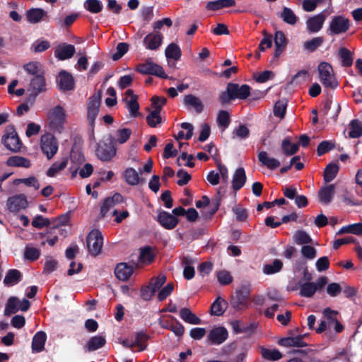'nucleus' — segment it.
Listing matches in <instances>:
<instances>
[{
    "label": "nucleus",
    "instance_id": "obj_36",
    "mask_svg": "<svg viewBox=\"0 0 362 362\" xmlns=\"http://www.w3.org/2000/svg\"><path fill=\"white\" fill-rule=\"evenodd\" d=\"M281 148L282 153L286 156H291L296 154L298 151L299 144L297 143L291 144L290 138L287 137L281 141Z\"/></svg>",
    "mask_w": 362,
    "mask_h": 362
},
{
    "label": "nucleus",
    "instance_id": "obj_8",
    "mask_svg": "<svg viewBox=\"0 0 362 362\" xmlns=\"http://www.w3.org/2000/svg\"><path fill=\"white\" fill-rule=\"evenodd\" d=\"M250 289L248 286H242L235 291V295L230 300V305L236 310H240L247 307V300L250 296Z\"/></svg>",
    "mask_w": 362,
    "mask_h": 362
},
{
    "label": "nucleus",
    "instance_id": "obj_30",
    "mask_svg": "<svg viewBox=\"0 0 362 362\" xmlns=\"http://www.w3.org/2000/svg\"><path fill=\"white\" fill-rule=\"evenodd\" d=\"M158 324L162 328L173 332L177 337H181L184 334L185 327L180 322L176 321V323L174 324L168 321H163L160 318Z\"/></svg>",
    "mask_w": 362,
    "mask_h": 362
},
{
    "label": "nucleus",
    "instance_id": "obj_57",
    "mask_svg": "<svg viewBox=\"0 0 362 362\" xmlns=\"http://www.w3.org/2000/svg\"><path fill=\"white\" fill-rule=\"evenodd\" d=\"M32 226L34 228L41 229L45 226H49L51 222L49 218H44L42 215H37L31 222Z\"/></svg>",
    "mask_w": 362,
    "mask_h": 362
},
{
    "label": "nucleus",
    "instance_id": "obj_27",
    "mask_svg": "<svg viewBox=\"0 0 362 362\" xmlns=\"http://www.w3.org/2000/svg\"><path fill=\"white\" fill-rule=\"evenodd\" d=\"M47 340V334L43 331H39L35 334L32 341V350L33 352L40 353L45 349Z\"/></svg>",
    "mask_w": 362,
    "mask_h": 362
},
{
    "label": "nucleus",
    "instance_id": "obj_6",
    "mask_svg": "<svg viewBox=\"0 0 362 362\" xmlns=\"http://www.w3.org/2000/svg\"><path fill=\"white\" fill-rule=\"evenodd\" d=\"M87 247L89 253L97 256L100 253L103 245V237L98 229L92 230L86 237Z\"/></svg>",
    "mask_w": 362,
    "mask_h": 362
},
{
    "label": "nucleus",
    "instance_id": "obj_61",
    "mask_svg": "<svg viewBox=\"0 0 362 362\" xmlns=\"http://www.w3.org/2000/svg\"><path fill=\"white\" fill-rule=\"evenodd\" d=\"M139 259L141 262H151L154 259V255L150 246H146L141 249Z\"/></svg>",
    "mask_w": 362,
    "mask_h": 362
},
{
    "label": "nucleus",
    "instance_id": "obj_26",
    "mask_svg": "<svg viewBox=\"0 0 362 362\" xmlns=\"http://www.w3.org/2000/svg\"><path fill=\"white\" fill-rule=\"evenodd\" d=\"M247 177L243 168L235 170L232 180V187L234 191L240 190L245 184Z\"/></svg>",
    "mask_w": 362,
    "mask_h": 362
},
{
    "label": "nucleus",
    "instance_id": "obj_28",
    "mask_svg": "<svg viewBox=\"0 0 362 362\" xmlns=\"http://www.w3.org/2000/svg\"><path fill=\"white\" fill-rule=\"evenodd\" d=\"M228 306V302L218 296L211 304L210 307V314L215 316H221L223 315Z\"/></svg>",
    "mask_w": 362,
    "mask_h": 362
},
{
    "label": "nucleus",
    "instance_id": "obj_44",
    "mask_svg": "<svg viewBox=\"0 0 362 362\" xmlns=\"http://www.w3.org/2000/svg\"><path fill=\"white\" fill-rule=\"evenodd\" d=\"M68 164V158H64L60 162H54L47 171V175L53 177L56 174L64 170Z\"/></svg>",
    "mask_w": 362,
    "mask_h": 362
},
{
    "label": "nucleus",
    "instance_id": "obj_2",
    "mask_svg": "<svg viewBox=\"0 0 362 362\" xmlns=\"http://www.w3.org/2000/svg\"><path fill=\"white\" fill-rule=\"evenodd\" d=\"M116 140L112 134H108L100 140L95 149V155L102 161H110L116 155Z\"/></svg>",
    "mask_w": 362,
    "mask_h": 362
},
{
    "label": "nucleus",
    "instance_id": "obj_9",
    "mask_svg": "<svg viewBox=\"0 0 362 362\" xmlns=\"http://www.w3.org/2000/svg\"><path fill=\"white\" fill-rule=\"evenodd\" d=\"M101 94L98 92L91 95L87 101V120L93 131L95 120L98 115Z\"/></svg>",
    "mask_w": 362,
    "mask_h": 362
},
{
    "label": "nucleus",
    "instance_id": "obj_58",
    "mask_svg": "<svg viewBox=\"0 0 362 362\" xmlns=\"http://www.w3.org/2000/svg\"><path fill=\"white\" fill-rule=\"evenodd\" d=\"M84 8L92 13H100L103 8L101 1H84Z\"/></svg>",
    "mask_w": 362,
    "mask_h": 362
},
{
    "label": "nucleus",
    "instance_id": "obj_34",
    "mask_svg": "<svg viewBox=\"0 0 362 362\" xmlns=\"http://www.w3.org/2000/svg\"><path fill=\"white\" fill-rule=\"evenodd\" d=\"M179 314L181 319L187 323L192 325H200L202 323L201 319L187 308H181Z\"/></svg>",
    "mask_w": 362,
    "mask_h": 362
},
{
    "label": "nucleus",
    "instance_id": "obj_17",
    "mask_svg": "<svg viewBox=\"0 0 362 362\" xmlns=\"http://www.w3.org/2000/svg\"><path fill=\"white\" fill-rule=\"evenodd\" d=\"M76 52L75 47L71 44L62 43L54 51V56L59 60L64 61L71 58Z\"/></svg>",
    "mask_w": 362,
    "mask_h": 362
},
{
    "label": "nucleus",
    "instance_id": "obj_32",
    "mask_svg": "<svg viewBox=\"0 0 362 362\" xmlns=\"http://www.w3.org/2000/svg\"><path fill=\"white\" fill-rule=\"evenodd\" d=\"M194 262V259L189 256H185L182 259V264L184 266L183 276L187 280H190L194 276V268L192 266Z\"/></svg>",
    "mask_w": 362,
    "mask_h": 362
},
{
    "label": "nucleus",
    "instance_id": "obj_12",
    "mask_svg": "<svg viewBox=\"0 0 362 362\" xmlns=\"http://www.w3.org/2000/svg\"><path fill=\"white\" fill-rule=\"evenodd\" d=\"M6 206L9 211L17 213L28 206L27 197L24 194H18L8 198Z\"/></svg>",
    "mask_w": 362,
    "mask_h": 362
},
{
    "label": "nucleus",
    "instance_id": "obj_37",
    "mask_svg": "<svg viewBox=\"0 0 362 362\" xmlns=\"http://www.w3.org/2000/svg\"><path fill=\"white\" fill-rule=\"evenodd\" d=\"M24 71L33 77L40 74H45V70L42 64L38 62H30L23 66Z\"/></svg>",
    "mask_w": 362,
    "mask_h": 362
},
{
    "label": "nucleus",
    "instance_id": "obj_20",
    "mask_svg": "<svg viewBox=\"0 0 362 362\" xmlns=\"http://www.w3.org/2000/svg\"><path fill=\"white\" fill-rule=\"evenodd\" d=\"M257 158L261 165L271 170H275L281 165L280 161L278 159L269 157L267 152L264 151L258 153Z\"/></svg>",
    "mask_w": 362,
    "mask_h": 362
},
{
    "label": "nucleus",
    "instance_id": "obj_21",
    "mask_svg": "<svg viewBox=\"0 0 362 362\" xmlns=\"http://www.w3.org/2000/svg\"><path fill=\"white\" fill-rule=\"evenodd\" d=\"M183 104L187 108H193L197 114H200L204 110L202 100L193 94L185 95L183 98Z\"/></svg>",
    "mask_w": 362,
    "mask_h": 362
},
{
    "label": "nucleus",
    "instance_id": "obj_29",
    "mask_svg": "<svg viewBox=\"0 0 362 362\" xmlns=\"http://www.w3.org/2000/svg\"><path fill=\"white\" fill-rule=\"evenodd\" d=\"M335 194V185L333 184L325 186L322 187L319 192L318 197L320 202L327 204L330 203L332 200V198Z\"/></svg>",
    "mask_w": 362,
    "mask_h": 362
},
{
    "label": "nucleus",
    "instance_id": "obj_59",
    "mask_svg": "<svg viewBox=\"0 0 362 362\" xmlns=\"http://www.w3.org/2000/svg\"><path fill=\"white\" fill-rule=\"evenodd\" d=\"M281 17L284 22L290 25H294L297 21V17L293 11L286 7L284 8V11L281 13Z\"/></svg>",
    "mask_w": 362,
    "mask_h": 362
},
{
    "label": "nucleus",
    "instance_id": "obj_4",
    "mask_svg": "<svg viewBox=\"0 0 362 362\" xmlns=\"http://www.w3.org/2000/svg\"><path fill=\"white\" fill-rule=\"evenodd\" d=\"M1 142L7 149L14 153L20 151L23 145L13 124L8 125L6 127Z\"/></svg>",
    "mask_w": 362,
    "mask_h": 362
},
{
    "label": "nucleus",
    "instance_id": "obj_22",
    "mask_svg": "<svg viewBox=\"0 0 362 362\" xmlns=\"http://www.w3.org/2000/svg\"><path fill=\"white\" fill-rule=\"evenodd\" d=\"M278 344L285 347H305L308 346V344L303 341V335L281 338L278 341Z\"/></svg>",
    "mask_w": 362,
    "mask_h": 362
},
{
    "label": "nucleus",
    "instance_id": "obj_19",
    "mask_svg": "<svg viewBox=\"0 0 362 362\" xmlns=\"http://www.w3.org/2000/svg\"><path fill=\"white\" fill-rule=\"evenodd\" d=\"M228 333L223 327H218L212 329L208 334V339L212 344H221L228 338Z\"/></svg>",
    "mask_w": 362,
    "mask_h": 362
},
{
    "label": "nucleus",
    "instance_id": "obj_25",
    "mask_svg": "<svg viewBox=\"0 0 362 362\" xmlns=\"http://www.w3.org/2000/svg\"><path fill=\"white\" fill-rule=\"evenodd\" d=\"M122 177L125 182L131 186H136L144 180L140 178L139 173L132 167L125 169L122 173Z\"/></svg>",
    "mask_w": 362,
    "mask_h": 362
},
{
    "label": "nucleus",
    "instance_id": "obj_55",
    "mask_svg": "<svg viewBox=\"0 0 362 362\" xmlns=\"http://www.w3.org/2000/svg\"><path fill=\"white\" fill-rule=\"evenodd\" d=\"M148 335L144 332H139L136 334L134 344L135 346L139 347V351H144L146 349L147 344L146 342L148 339Z\"/></svg>",
    "mask_w": 362,
    "mask_h": 362
},
{
    "label": "nucleus",
    "instance_id": "obj_50",
    "mask_svg": "<svg viewBox=\"0 0 362 362\" xmlns=\"http://www.w3.org/2000/svg\"><path fill=\"white\" fill-rule=\"evenodd\" d=\"M151 101L152 105L154 107V110L151 111V113H156L157 115H160L162 107L167 103V98L165 97H159L157 95H153L151 98Z\"/></svg>",
    "mask_w": 362,
    "mask_h": 362
},
{
    "label": "nucleus",
    "instance_id": "obj_24",
    "mask_svg": "<svg viewBox=\"0 0 362 362\" xmlns=\"http://www.w3.org/2000/svg\"><path fill=\"white\" fill-rule=\"evenodd\" d=\"M46 90V80L45 74L33 76L29 85L28 91H34L36 93H41Z\"/></svg>",
    "mask_w": 362,
    "mask_h": 362
},
{
    "label": "nucleus",
    "instance_id": "obj_16",
    "mask_svg": "<svg viewBox=\"0 0 362 362\" xmlns=\"http://www.w3.org/2000/svg\"><path fill=\"white\" fill-rule=\"evenodd\" d=\"M326 11H323L317 15L309 18L306 21L307 30L312 33H317L323 26L326 19Z\"/></svg>",
    "mask_w": 362,
    "mask_h": 362
},
{
    "label": "nucleus",
    "instance_id": "obj_35",
    "mask_svg": "<svg viewBox=\"0 0 362 362\" xmlns=\"http://www.w3.org/2000/svg\"><path fill=\"white\" fill-rule=\"evenodd\" d=\"M298 285L300 288L299 294L302 297L311 298L316 293L314 282H302V279H300Z\"/></svg>",
    "mask_w": 362,
    "mask_h": 362
},
{
    "label": "nucleus",
    "instance_id": "obj_11",
    "mask_svg": "<svg viewBox=\"0 0 362 362\" xmlns=\"http://www.w3.org/2000/svg\"><path fill=\"white\" fill-rule=\"evenodd\" d=\"M136 70L141 74L154 75L161 78H168L163 68L151 60H147L145 63L139 64Z\"/></svg>",
    "mask_w": 362,
    "mask_h": 362
},
{
    "label": "nucleus",
    "instance_id": "obj_23",
    "mask_svg": "<svg viewBox=\"0 0 362 362\" xmlns=\"http://www.w3.org/2000/svg\"><path fill=\"white\" fill-rule=\"evenodd\" d=\"M134 272V267L127 263H119L115 269L116 277L123 281L129 280Z\"/></svg>",
    "mask_w": 362,
    "mask_h": 362
},
{
    "label": "nucleus",
    "instance_id": "obj_42",
    "mask_svg": "<svg viewBox=\"0 0 362 362\" xmlns=\"http://www.w3.org/2000/svg\"><path fill=\"white\" fill-rule=\"evenodd\" d=\"M338 54L341 60V66L349 67L353 64L354 58L351 52L346 47H340Z\"/></svg>",
    "mask_w": 362,
    "mask_h": 362
},
{
    "label": "nucleus",
    "instance_id": "obj_41",
    "mask_svg": "<svg viewBox=\"0 0 362 362\" xmlns=\"http://www.w3.org/2000/svg\"><path fill=\"white\" fill-rule=\"evenodd\" d=\"M20 301L19 299L16 296L10 297L5 306L4 314L6 316H10L12 314L17 313L19 310Z\"/></svg>",
    "mask_w": 362,
    "mask_h": 362
},
{
    "label": "nucleus",
    "instance_id": "obj_56",
    "mask_svg": "<svg viewBox=\"0 0 362 362\" xmlns=\"http://www.w3.org/2000/svg\"><path fill=\"white\" fill-rule=\"evenodd\" d=\"M335 147L334 143L332 141H323L320 142L317 148V153L319 156L330 151Z\"/></svg>",
    "mask_w": 362,
    "mask_h": 362
},
{
    "label": "nucleus",
    "instance_id": "obj_49",
    "mask_svg": "<svg viewBox=\"0 0 362 362\" xmlns=\"http://www.w3.org/2000/svg\"><path fill=\"white\" fill-rule=\"evenodd\" d=\"M236 1H209L206 5V9L209 11H218L223 8H230L235 6Z\"/></svg>",
    "mask_w": 362,
    "mask_h": 362
},
{
    "label": "nucleus",
    "instance_id": "obj_60",
    "mask_svg": "<svg viewBox=\"0 0 362 362\" xmlns=\"http://www.w3.org/2000/svg\"><path fill=\"white\" fill-rule=\"evenodd\" d=\"M165 281V275L163 274H160L158 276L151 278L149 284L153 287L154 291H157L160 289Z\"/></svg>",
    "mask_w": 362,
    "mask_h": 362
},
{
    "label": "nucleus",
    "instance_id": "obj_5",
    "mask_svg": "<svg viewBox=\"0 0 362 362\" xmlns=\"http://www.w3.org/2000/svg\"><path fill=\"white\" fill-rule=\"evenodd\" d=\"M49 127L54 132L61 133L66 121V114L64 108L57 105L48 113Z\"/></svg>",
    "mask_w": 362,
    "mask_h": 362
},
{
    "label": "nucleus",
    "instance_id": "obj_63",
    "mask_svg": "<svg viewBox=\"0 0 362 362\" xmlns=\"http://www.w3.org/2000/svg\"><path fill=\"white\" fill-rule=\"evenodd\" d=\"M217 279L221 285L226 286L233 281V277L230 272L226 270L219 271L217 273Z\"/></svg>",
    "mask_w": 362,
    "mask_h": 362
},
{
    "label": "nucleus",
    "instance_id": "obj_33",
    "mask_svg": "<svg viewBox=\"0 0 362 362\" xmlns=\"http://www.w3.org/2000/svg\"><path fill=\"white\" fill-rule=\"evenodd\" d=\"M22 279L21 272L16 269H9L4 279V284L10 286L19 283Z\"/></svg>",
    "mask_w": 362,
    "mask_h": 362
},
{
    "label": "nucleus",
    "instance_id": "obj_43",
    "mask_svg": "<svg viewBox=\"0 0 362 362\" xmlns=\"http://www.w3.org/2000/svg\"><path fill=\"white\" fill-rule=\"evenodd\" d=\"M165 54L168 59L177 61L180 59L182 52L180 47L177 44L172 42L166 47Z\"/></svg>",
    "mask_w": 362,
    "mask_h": 362
},
{
    "label": "nucleus",
    "instance_id": "obj_64",
    "mask_svg": "<svg viewBox=\"0 0 362 362\" xmlns=\"http://www.w3.org/2000/svg\"><path fill=\"white\" fill-rule=\"evenodd\" d=\"M129 45L126 42H119L116 47V52L112 55V59L117 61L122 58L128 51Z\"/></svg>",
    "mask_w": 362,
    "mask_h": 362
},
{
    "label": "nucleus",
    "instance_id": "obj_39",
    "mask_svg": "<svg viewBox=\"0 0 362 362\" xmlns=\"http://www.w3.org/2000/svg\"><path fill=\"white\" fill-rule=\"evenodd\" d=\"M106 343L105 338L103 336L92 337L87 342L86 348L88 351H93L102 348Z\"/></svg>",
    "mask_w": 362,
    "mask_h": 362
},
{
    "label": "nucleus",
    "instance_id": "obj_51",
    "mask_svg": "<svg viewBox=\"0 0 362 362\" xmlns=\"http://www.w3.org/2000/svg\"><path fill=\"white\" fill-rule=\"evenodd\" d=\"M13 183L15 185H18L22 183L28 187H33L35 188V189H38L40 188L38 180L34 176H30L28 178L15 179Z\"/></svg>",
    "mask_w": 362,
    "mask_h": 362
},
{
    "label": "nucleus",
    "instance_id": "obj_7",
    "mask_svg": "<svg viewBox=\"0 0 362 362\" xmlns=\"http://www.w3.org/2000/svg\"><path fill=\"white\" fill-rule=\"evenodd\" d=\"M40 148L48 160L52 159L58 151V141L54 136L50 133L42 135L40 139Z\"/></svg>",
    "mask_w": 362,
    "mask_h": 362
},
{
    "label": "nucleus",
    "instance_id": "obj_31",
    "mask_svg": "<svg viewBox=\"0 0 362 362\" xmlns=\"http://www.w3.org/2000/svg\"><path fill=\"white\" fill-rule=\"evenodd\" d=\"M6 164L10 167H22L25 168H29L31 166V162L28 158L19 156L9 157L6 161Z\"/></svg>",
    "mask_w": 362,
    "mask_h": 362
},
{
    "label": "nucleus",
    "instance_id": "obj_3",
    "mask_svg": "<svg viewBox=\"0 0 362 362\" xmlns=\"http://www.w3.org/2000/svg\"><path fill=\"white\" fill-rule=\"evenodd\" d=\"M319 78L325 88L332 90L337 88L339 83L334 74L332 66L330 64L323 62L320 63L317 67Z\"/></svg>",
    "mask_w": 362,
    "mask_h": 362
},
{
    "label": "nucleus",
    "instance_id": "obj_54",
    "mask_svg": "<svg viewBox=\"0 0 362 362\" xmlns=\"http://www.w3.org/2000/svg\"><path fill=\"white\" fill-rule=\"evenodd\" d=\"M294 240L298 245L311 243L313 240L310 236L304 230H297L293 235Z\"/></svg>",
    "mask_w": 362,
    "mask_h": 362
},
{
    "label": "nucleus",
    "instance_id": "obj_48",
    "mask_svg": "<svg viewBox=\"0 0 362 362\" xmlns=\"http://www.w3.org/2000/svg\"><path fill=\"white\" fill-rule=\"evenodd\" d=\"M283 267V263L280 259H276L272 264H265L263 267V272L265 274H274L279 272Z\"/></svg>",
    "mask_w": 362,
    "mask_h": 362
},
{
    "label": "nucleus",
    "instance_id": "obj_45",
    "mask_svg": "<svg viewBox=\"0 0 362 362\" xmlns=\"http://www.w3.org/2000/svg\"><path fill=\"white\" fill-rule=\"evenodd\" d=\"M324 42L323 37H315L310 40H307L303 44V47L309 52H313L317 50Z\"/></svg>",
    "mask_w": 362,
    "mask_h": 362
},
{
    "label": "nucleus",
    "instance_id": "obj_53",
    "mask_svg": "<svg viewBox=\"0 0 362 362\" xmlns=\"http://www.w3.org/2000/svg\"><path fill=\"white\" fill-rule=\"evenodd\" d=\"M127 107L129 114L133 117H136L139 115V104L138 103V96H133L129 100L127 101Z\"/></svg>",
    "mask_w": 362,
    "mask_h": 362
},
{
    "label": "nucleus",
    "instance_id": "obj_47",
    "mask_svg": "<svg viewBox=\"0 0 362 362\" xmlns=\"http://www.w3.org/2000/svg\"><path fill=\"white\" fill-rule=\"evenodd\" d=\"M41 255L40 249L26 245L24 250L23 256L26 260L35 262L37 260Z\"/></svg>",
    "mask_w": 362,
    "mask_h": 362
},
{
    "label": "nucleus",
    "instance_id": "obj_13",
    "mask_svg": "<svg viewBox=\"0 0 362 362\" xmlns=\"http://www.w3.org/2000/svg\"><path fill=\"white\" fill-rule=\"evenodd\" d=\"M156 221L166 230L174 229L179 223L177 218L165 211L158 212Z\"/></svg>",
    "mask_w": 362,
    "mask_h": 362
},
{
    "label": "nucleus",
    "instance_id": "obj_40",
    "mask_svg": "<svg viewBox=\"0 0 362 362\" xmlns=\"http://www.w3.org/2000/svg\"><path fill=\"white\" fill-rule=\"evenodd\" d=\"M260 353L262 358L271 361H278L283 356L278 349H269L262 346L260 347Z\"/></svg>",
    "mask_w": 362,
    "mask_h": 362
},
{
    "label": "nucleus",
    "instance_id": "obj_52",
    "mask_svg": "<svg viewBox=\"0 0 362 362\" xmlns=\"http://www.w3.org/2000/svg\"><path fill=\"white\" fill-rule=\"evenodd\" d=\"M217 123L220 127L223 128V130L228 127L230 123V115L226 110H220L217 116Z\"/></svg>",
    "mask_w": 362,
    "mask_h": 362
},
{
    "label": "nucleus",
    "instance_id": "obj_14",
    "mask_svg": "<svg viewBox=\"0 0 362 362\" xmlns=\"http://www.w3.org/2000/svg\"><path fill=\"white\" fill-rule=\"evenodd\" d=\"M163 35L159 32H152L146 35L143 40V44L146 49L157 50L162 45Z\"/></svg>",
    "mask_w": 362,
    "mask_h": 362
},
{
    "label": "nucleus",
    "instance_id": "obj_46",
    "mask_svg": "<svg viewBox=\"0 0 362 362\" xmlns=\"http://www.w3.org/2000/svg\"><path fill=\"white\" fill-rule=\"evenodd\" d=\"M349 136L350 138L356 139L362 136V124L359 120H351L349 124Z\"/></svg>",
    "mask_w": 362,
    "mask_h": 362
},
{
    "label": "nucleus",
    "instance_id": "obj_15",
    "mask_svg": "<svg viewBox=\"0 0 362 362\" xmlns=\"http://www.w3.org/2000/svg\"><path fill=\"white\" fill-rule=\"evenodd\" d=\"M57 83L60 90H71L74 88L75 82L73 76L68 71L62 70L57 78Z\"/></svg>",
    "mask_w": 362,
    "mask_h": 362
},
{
    "label": "nucleus",
    "instance_id": "obj_38",
    "mask_svg": "<svg viewBox=\"0 0 362 362\" xmlns=\"http://www.w3.org/2000/svg\"><path fill=\"white\" fill-rule=\"evenodd\" d=\"M339 170V167L337 163H329L324 170L323 179L325 182H330L332 181L337 177Z\"/></svg>",
    "mask_w": 362,
    "mask_h": 362
},
{
    "label": "nucleus",
    "instance_id": "obj_1",
    "mask_svg": "<svg viewBox=\"0 0 362 362\" xmlns=\"http://www.w3.org/2000/svg\"><path fill=\"white\" fill-rule=\"evenodd\" d=\"M250 95V87L247 84L239 86L238 83L230 82L227 84L226 90L220 93L218 100L221 105H226L235 99L245 100Z\"/></svg>",
    "mask_w": 362,
    "mask_h": 362
},
{
    "label": "nucleus",
    "instance_id": "obj_10",
    "mask_svg": "<svg viewBox=\"0 0 362 362\" xmlns=\"http://www.w3.org/2000/svg\"><path fill=\"white\" fill-rule=\"evenodd\" d=\"M351 24L349 18L344 16H333L329 23L328 32L329 35L345 33L350 28Z\"/></svg>",
    "mask_w": 362,
    "mask_h": 362
},
{
    "label": "nucleus",
    "instance_id": "obj_18",
    "mask_svg": "<svg viewBox=\"0 0 362 362\" xmlns=\"http://www.w3.org/2000/svg\"><path fill=\"white\" fill-rule=\"evenodd\" d=\"M27 21L33 24L37 23L41 21H48V13L40 8H32L26 11Z\"/></svg>",
    "mask_w": 362,
    "mask_h": 362
},
{
    "label": "nucleus",
    "instance_id": "obj_62",
    "mask_svg": "<svg viewBox=\"0 0 362 362\" xmlns=\"http://www.w3.org/2000/svg\"><path fill=\"white\" fill-rule=\"evenodd\" d=\"M287 103L281 100L277 101L274 107V115L281 119L284 118L286 114Z\"/></svg>",
    "mask_w": 362,
    "mask_h": 362
}]
</instances>
